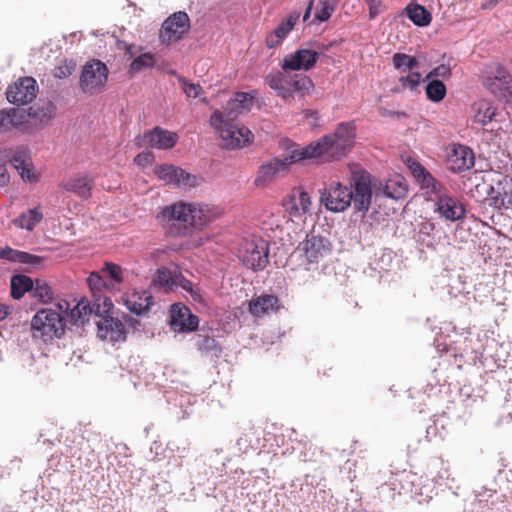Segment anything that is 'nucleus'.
<instances>
[{
    "label": "nucleus",
    "instance_id": "nucleus-1",
    "mask_svg": "<svg viewBox=\"0 0 512 512\" xmlns=\"http://www.w3.org/2000/svg\"><path fill=\"white\" fill-rule=\"evenodd\" d=\"M355 126L352 122L340 123L333 133L325 135L305 147L291 151L284 159H273L263 163L257 172L256 186H265L288 169V165L307 159L331 162L344 157L353 147Z\"/></svg>",
    "mask_w": 512,
    "mask_h": 512
},
{
    "label": "nucleus",
    "instance_id": "nucleus-2",
    "mask_svg": "<svg viewBox=\"0 0 512 512\" xmlns=\"http://www.w3.org/2000/svg\"><path fill=\"white\" fill-rule=\"evenodd\" d=\"M219 214L214 206L208 204H190L179 202L166 206L157 219L172 236L187 235L191 228L200 229L210 223Z\"/></svg>",
    "mask_w": 512,
    "mask_h": 512
},
{
    "label": "nucleus",
    "instance_id": "nucleus-3",
    "mask_svg": "<svg viewBox=\"0 0 512 512\" xmlns=\"http://www.w3.org/2000/svg\"><path fill=\"white\" fill-rule=\"evenodd\" d=\"M56 310L44 308L39 310L31 320V329L35 337H41L44 341L52 338H60L65 331V319L63 313H67L69 303L58 302Z\"/></svg>",
    "mask_w": 512,
    "mask_h": 512
},
{
    "label": "nucleus",
    "instance_id": "nucleus-4",
    "mask_svg": "<svg viewBox=\"0 0 512 512\" xmlns=\"http://www.w3.org/2000/svg\"><path fill=\"white\" fill-rule=\"evenodd\" d=\"M374 182L371 179L370 173L367 171L358 169L353 170L350 179V188L352 190V201L351 204L355 212L362 213L361 224L363 226L369 225L367 212L371 205L372 194L374 192ZM372 214L370 215V217Z\"/></svg>",
    "mask_w": 512,
    "mask_h": 512
},
{
    "label": "nucleus",
    "instance_id": "nucleus-5",
    "mask_svg": "<svg viewBox=\"0 0 512 512\" xmlns=\"http://www.w3.org/2000/svg\"><path fill=\"white\" fill-rule=\"evenodd\" d=\"M210 122L223 140L226 148H241L253 140V133L247 127L234 121H223V115L220 113V110L214 111Z\"/></svg>",
    "mask_w": 512,
    "mask_h": 512
},
{
    "label": "nucleus",
    "instance_id": "nucleus-6",
    "mask_svg": "<svg viewBox=\"0 0 512 512\" xmlns=\"http://www.w3.org/2000/svg\"><path fill=\"white\" fill-rule=\"evenodd\" d=\"M296 253L304 258L305 270H315L318 263L331 253V243L326 237L314 233L308 234L306 239L298 245Z\"/></svg>",
    "mask_w": 512,
    "mask_h": 512
},
{
    "label": "nucleus",
    "instance_id": "nucleus-7",
    "mask_svg": "<svg viewBox=\"0 0 512 512\" xmlns=\"http://www.w3.org/2000/svg\"><path fill=\"white\" fill-rule=\"evenodd\" d=\"M108 68L100 60L93 59L83 66L79 86L86 94H95L104 89L108 79Z\"/></svg>",
    "mask_w": 512,
    "mask_h": 512
},
{
    "label": "nucleus",
    "instance_id": "nucleus-8",
    "mask_svg": "<svg viewBox=\"0 0 512 512\" xmlns=\"http://www.w3.org/2000/svg\"><path fill=\"white\" fill-rule=\"evenodd\" d=\"M269 246L262 238L246 241L240 250L239 258L243 265L254 271L263 270L269 260Z\"/></svg>",
    "mask_w": 512,
    "mask_h": 512
},
{
    "label": "nucleus",
    "instance_id": "nucleus-9",
    "mask_svg": "<svg viewBox=\"0 0 512 512\" xmlns=\"http://www.w3.org/2000/svg\"><path fill=\"white\" fill-rule=\"evenodd\" d=\"M433 211L438 217L446 222H457L464 219L466 214L465 205L462 201L448 193L447 188L439 193L435 198Z\"/></svg>",
    "mask_w": 512,
    "mask_h": 512
},
{
    "label": "nucleus",
    "instance_id": "nucleus-10",
    "mask_svg": "<svg viewBox=\"0 0 512 512\" xmlns=\"http://www.w3.org/2000/svg\"><path fill=\"white\" fill-rule=\"evenodd\" d=\"M483 77L485 88L497 98H506L512 92V76L501 64L489 67Z\"/></svg>",
    "mask_w": 512,
    "mask_h": 512
},
{
    "label": "nucleus",
    "instance_id": "nucleus-11",
    "mask_svg": "<svg viewBox=\"0 0 512 512\" xmlns=\"http://www.w3.org/2000/svg\"><path fill=\"white\" fill-rule=\"evenodd\" d=\"M352 201V190L340 182H331L321 193V202L332 212H343Z\"/></svg>",
    "mask_w": 512,
    "mask_h": 512
},
{
    "label": "nucleus",
    "instance_id": "nucleus-12",
    "mask_svg": "<svg viewBox=\"0 0 512 512\" xmlns=\"http://www.w3.org/2000/svg\"><path fill=\"white\" fill-rule=\"evenodd\" d=\"M190 29V19L186 12L178 11L170 15L160 29L162 43L176 42L184 37Z\"/></svg>",
    "mask_w": 512,
    "mask_h": 512
},
{
    "label": "nucleus",
    "instance_id": "nucleus-13",
    "mask_svg": "<svg viewBox=\"0 0 512 512\" xmlns=\"http://www.w3.org/2000/svg\"><path fill=\"white\" fill-rule=\"evenodd\" d=\"M177 140L178 136L176 133L161 127H155L143 135L137 136L134 142L138 148L150 147L165 150L174 147Z\"/></svg>",
    "mask_w": 512,
    "mask_h": 512
},
{
    "label": "nucleus",
    "instance_id": "nucleus-14",
    "mask_svg": "<svg viewBox=\"0 0 512 512\" xmlns=\"http://www.w3.org/2000/svg\"><path fill=\"white\" fill-rule=\"evenodd\" d=\"M408 168L420 186L421 190H424L427 195H429L430 199L435 198L439 193H441L446 186L438 181L422 164L415 160H408Z\"/></svg>",
    "mask_w": 512,
    "mask_h": 512
},
{
    "label": "nucleus",
    "instance_id": "nucleus-15",
    "mask_svg": "<svg viewBox=\"0 0 512 512\" xmlns=\"http://www.w3.org/2000/svg\"><path fill=\"white\" fill-rule=\"evenodd\" d=\"M38 85L34 78H20L6 91L7 100L15 105H26L30 103L37 95Z\"/></svg>",
    "mask_w": 512,
    "mask_h": 512
},
{
    "label": "nucleus",
    "instance_id": "nucleus-16",
    "mask_svg": "<svg viewBox=\"0 0 512 512\" xmlns=\"http://www.w3.org/2000/svg\"><path fill=\"white\" fill-rule=\"evenodd\" d=\"M319 56L320 53L315 50L300 48L283 58L281 68L284 71H309L315 66Z\"/></svg>",
    "mask_w": 512,
    "mask_h": 512
},
{
    "label": "nucleus",
    "instance_id": "nucleus-17",
    "mask_svg": "<svg viewBox=\"0 0 512 512\" xmlns=\"http://www.w3.org/2000/svg\"><path fill=\"white\" fill-rule=\"evenodd\" d=\"M199 318L191 310L180 303H175L170 309V326L175 332L186 333L198 328Z\"/></svg>",
    "mask_w": 512,
    "mask_h": 512
},
{
    "label": "nucleus",
    "instance_id": "nucleus-18",
    "mask_svg": "<svg viewBox=\"0 0 512 512\" xmlns=\"http://www.w3.org/2000/svg\"><path fill=\"white\" fill-rule=\"evenodd\" d=\"M256 94V91L236 92L226 103L224 110L220 111L223 115V121H234L239 115L249 112Z\"/></svg>",
    "mask_w": 512,
    "mask_h": 512
},
{
    "label": "nucleus",
    "instance_id": "nucleus-19",
    "mask_svg": "<svg viewBox=\"0 0 512 512\" xmlns=\"http://www.w3.org/2000/svg\"><path fill=\"white\" fill-rule=\"evenodd\" d=\"M447 165L449 170L460 173L469 170L474 166L473 151L461 144H452L447 151Z\"/></svg>",
    "mask_w": 512,
    "mask_h": 512
},
{
    "label": "nucleus",
    "instance_id": "nucleus-20",
    "mask_svg": "<svg viewBox=\"0 0 512 512\" xmlns=\"http://www.w3.org/2000/svg\"><path fill=\"white\" fill-rule=\"evenodd\" d=\"M0 151H5L6 163L11 165L18 171L23 180L30 181L32 179L31 174V158L27 147L17 146L13 148H0Z\"/></svg>",
    "mask_w": 512,
    "mask_h": 512
},
{
    "label": "nucleus",
    "instance_id": "nucleus-21",
    "mask_svg": "<svg viewBox=\"0 0 512 512\" xmlns=\"http://www.w3.org/2000/svg\"><path fill=\"white\" fill-rule=\"evenodd\" d=\"M403 493L409 494L418 504L429 503L432 500V488L429 484H423L416 475L407 474L401 481Z\"/></svg>",
    "mask_w": 512,
    "mask_h": 512
},
{
    "label": "nucleus",
    "instance_id": "nucleus-22",
    "mask_svg": "<svg viewBox=\"0 0 512 512\" xmlns=\"http://www.w3.org/2000/svg\"><path fill=\"white\" fill-rule=\"evenodd\" d=\"M98 336L112 343L126 339V330L122 320L111 316H103L98 322Z\"/></svg>",
    "mask_w": 512,
    "mask_h": 512
},
{
    "label": "nucleus",
    "instance_id": "nucleus-23",
    "mask_svg": "<svg viewBox=\"0 0 512 512\" xmlns=\"http://www.w3.org/2000/svg\"><path fill=\"white\" fill-rule=\"evenodd\" d=\"M486 201L497 210L512 208V185L500 181L494 186L491 185L487 190Z\"/></svg>",
    "mask_w": 512,
    "mask_h": 512
},
{
    "label": "nucleus",
    "instance_id": "nucleus-24",
    "mask_svg": "<svg viewBox=\"0 0 512 512\" xmlns=\"http://www.w3.org/2000/svg\"><path fill=\"white\" fill-rule=\"evenodd\" d=\"M280 307L279 298L272 294L259 295L249 302V312L256 317L277 312Z\"/></svg>",
    "mask_w": 512,
    "mask_h": 512
},
{
    "label": "nucleus",
    "instance_id": "nucleus-25",
    "mask_svg": "<svg viewBox=\"0 0 512 512\" xmlns=\"http://www.w3.org/2000/svg\"><path fill=\"white\" fill-rule=\"evenodd\" d=\"M284 206L290 217H302L310 210V196L306 191L295 190L290 195L289 200L284 203Z\"/></svg>",
    "mask_w": 512,
    "mask_h": 512
},
{
    "label": "nucleus",
    "instance_id": "nucleus-26",
    "mask_svg": "<svg viewBox=\"0 0 512 512\" xmlns=\"http://www.w3.org/2000/svg\"><path fill=\"white\" fill-rule=\"evenodd\" d=\"M471 112L474 123L486 126L496 121L498 108L490 101L479 100L471 106Z\"/></svg>",
    "mask_w": 512,
    "mask_h": 512
},
{
    "label": "nucleus",
    "instance_id": "nucleus-27",
    "mask_svg": "<svg viewBox=\"0 0 512 512\" xmlns=\"http://www.w3.org/2000/svg\"><path fill=\"white\" fill-rule=\"evenodd\" d=\"M300 14L295 12L283 19L280 24L266 37V45L268 48L278 46L290 33L299 19Z\"/></svg>",
    "mask_w": 512,
    "mask_h": 512
},
{
    "label": "nucleus",
    "instance_id": "nucleus-28",
    "mask_svg": "<svg viewBox=\"0 0 512 512\" xmlns=\"http://www.w3.org/2000/svg\"><path fill=\"white\" fill-rule=\"evenodd\" d=\"M374 193L377 196L378 194H382L385 197L391 199H401L407 193V186L402 179L395 178L389 179L385 183L374 182Z\"/></svg>",
    "mask_w": 512,
    "mask_h": 512
},
{
    "label": "nucleus",
    "instance_id": "nucleus-29",
    "mask_svg": "<svg viewBox=\"0 0 512 512\" xmlns=\"http://www.w3.org/2000/svg\"><path fill=\"white\" fill-rule=\"evenodd\" d=\"M152 304V295L146 290L134 291L125 300L127 309L138 316L147 313Z\"/></svg>",
    "mask_w": 512,
    "mask_h": 512
},
{
    "label": "nucleus",
    "instance_id": "nucleus-30",
    "mask_svg": "<svg viewBox=\"0 0 512 512\" xmlns=\"http://www.w3.org/2000/svg\"><path fill=\"white\" fill-rule=\"evenodd\" d=\"M181 273L177 271L171 272L165 267L157 269V272L152 280V286L163 289L164 291H172L177 287Z\"/></svg>",
    "mask_w": 512,
    "mask_h": 512
},
{
    "label": "nucleus",
    "instance_id": "nucleus-31",
    "mask_svg": "<svg viewBox=\"0 0 512 512\" xmlns=\"http://www.w3.org/2000/svg\"><path fill=\"white\" fill-rule=\"evenodd\" d=\"M62 187L68 191L73 192L77 196L87 199L91 195V179L88 176H78L62 184Z\"/></svg>",
    "mask_w": 512,
    "mask_h": 512
},
{
    "label": "nucleus",
    "instance_id": "nucleus-32",
    "mask_svg": "<svg viewBox=\"0 0 512 512\" xmlns=\"http://www.w3.org/2000/svg\"><path fill=\"white\" fill-rule=\"evenodd\" d=\"M33 282L30 277L23 274H15L10 279L11 296L15 300L21 299L26 292L31 294Z\"/></svg>",
    "mask_w": 512,
    "mask_h": 512
},
{
    "label": "nucleus",
    "instance_id": "nucleus-33",
    "mask_svg": "<svg viewBox=\"0 0 512 512\" xmlns=\"http://www.w3.org/2000/svg\"><path fill=\"white\" fill-rule=\"evenodd\" d=\"M407 17L416 26L426 27L431 23V13L422 5L410 4L406 8Z\"/></svg>",
    "mask_w": 512,
    "mask_h": 512
},
{
    "label": "nucleus",
    "instance_id": "nucleus-34",
    "mask_svg": "<svg viewBox=\"0 0 512 512\" xmlns=\"http://www.w3.org/2000/svg\"><path fill=\"white\" fill-rule=\"evenodd\" d=\"M43 218V214L38 207L29 209L27 212L22 213L19 217L13 220L15 226L26 229L33 230V228L38 224Z\"/></svg>",
    "mask_w": 512,
    "mask_h": 512
},
{
    "label": "nucleus",
    "instance_id": "nucleus-35",
    "mask_svg": "<svg viewBox=\"0 0 512 512\" xmlns=\"http://www.w3.org/2000/svg\"><path fill=\"white\" fill-rule=\"evenodd\" d=\"M31 297L37 299L42 304L50 303L53 300V291L46 280L37 278L33 282Z\"/></svg>",
    "mask_w": 512,
    "mask_h": 512
},
{
    "label": "nucleus",
    "instance_id": "nucleus-36",
    "mask_svg": "<svg viewBox=\"0 0 512 512\" xmlns=\"http://www.w3.org/2000/svg\"><path fill=\"white\" fill-rule=\"evenodd\" d=\"M196 346L202 353L209 354L216 358H218L222 352L220 344L213 337L207 335H197Z\"/></svg>",
    "mask_w": 512,
    "mask_h": 512
},
{
    "label": "nucleus",
    "instance_id": "nucleus-37",
    "mask_svg": "<svg viewBox=\"0 0 512 512\" xmlns=\"http://www.w3.org/2000/svg\"><path fill=\"white\" fill-rule=\"evenodd\" d=\"M55 109L52 102L45 101L37 106L29 107L28 115L38 119L41 123H46L53 117Z\"/></svg>",
    "mask_w": 512,
    "mask_h": 512
},
{
    "label": "nucleus",
    "instance_id": "nucleus-38",
    "mask_svg": "<svg viewBox=\"0 0 512 512\" xmlns=\"http://www.w3.org/2000/svg\"><path fill=\"white\" fill-rule=\"evenodd\" d=\"M91 313L92 308L87 303L81 301L70 310V322L74 325L83 324L85 321H88Z\"/></svg>",
    "mask_w": 512,
    "mask_h": 512
},
{
    "label": "nucleus",
    "instance_id": "nucleus-39",
    "mask_svg": "<svg viewBox=\"0 0 512 512\" xmlns=\"http://www.w3.org/2000/svg\"><path fill=\"white\" fill-rule=\"evenodd\" d=\"M475 497L482 508L486 510L494 509L499 500L496 491L487 488H481V490L476 491Z\"/></svg>",
    "mask_w": 512,
    "mask_h": 512
},
{
    "label": "nucleus",
    "instance_id": "nucleus-40",
    "mask_svg": "<svg viewBox=\"0 0 512 512\" xmlns=\"http://www.w3.org/2000/svg\"><path fill=\"white\" fill-rule=\"evenodd\" d=\"M287 82L293 92L304 93L313 87L311 79L306 75L295 74L291 76L287 74Z\"/></svg>",
    "mask_w": 512,
    "mask_h": 512
},
{
    "label": "nucleus",
    "instance_id": "nucleus-41",
    "mask_svg": "<svg viewBox=\"0 0 512 512\" xmlns=\"http://www.w3.org/2000/svg\"><path fill=\"white\" fill-rule=\"evenodd\" d=\"M433 481L449 489L458 488L455 478L452 476L448 463L442 462L439 471L433 476Z\"/></svg>",
    "mask_w": 512,
    "mask_h": 512
},
{
    "label": "nucleus",
    "instance_id": "nucleus-42",
    "mask_svg": "<svg viewBox=\"0 0 512 512\" xmlns=\"http://www.w3.org/2000/svg\"><path fill=\"white\" fill-rule=\"evenodd\" d=\"M425 90L427 98L433 102H440L446 95V86L438 79H431Z\"/></svg>",
    "mask_w": 512,
    "mask_h": 512
},
{
    "label": "nucleus",
    "instance_id": "nucleus-43",
    "mask_svg": "<svg viewBox=\"0 0 512 512\" xmlns=\"http://www.w3.org/2000/svg\"><path fill=\"white\" fill-rule=\"evenodd\" d=\"M177 287H181L188 294L186 297H189L192 301L197 303L203 302L202 289L183 277L182 274L179 277Z\"/></svg>",
    "mask_w": 512,
    "mask_h": 512
},
{
    "label": "nucleus",
    "instance_id": "nucleus-44",
    "mask_svg": "<svg viewBox=\"0 0 512 512\" xmlns=\"http://www.w3.org/2000/svg\"><path fill=\"white\" fill-rule=\"evenodd\" d=\"M286 222L285 215L283 212L278 209L277 212H271L269 215L265 216L262 224L265 230H270L275 233L277 230H282L283 224Z\"/></svg>",
    "mask_w": 512,
    "mask_h": 512
},
{
    "label": "nucleus",
    "instance_id": "nucleus-45",
    "mask_svg": "<svg viewBox=\"0 0 512 512\" xmlns=\"http://www.w3.org/2000/svg\"><path fill=\"white\" fill-rule=\"evenodd\" d=\"M155 173L165 183L175 185L176 177L182 174V169L173 165H161L155 169Z\"/></svg>",
    "mask_w": 512,
    "mask_h": 512
},
{
    "label": "nucleus",
    "instance_id": "nucleus-46",
    "mask_svg": "<svg viewBox=\"0 0 512 512\" xmlns=\"http://www.w3.org/2000/svg\"><path fill=\"white\" fill-rule=\"evenodd\" d=\"M335 10V0H319L316 11L315 19L319 22L327 21Z\"/></svg>",
    "mask_w": 512,
    "mask_h": 512
},
{
    "label": "nucleus",
    "instance_id": "nucleus-47",
    "mask_svg": "<svg viewBox=\"0 0 512 512\" xmlns=\"http://www.w3.org/2000/svg\"><path fill=\"white\" fill-rule=\"evenodd\" d=\"M393 65L396 69L412 70L418 66V60L405 53H395L392 58Z\"/></svg>",
    "mask_w": 512,
    "mask_h": 512
},
{
    "label": "nucleus",
    "instance_id": "nucleus-48",
    "mask_svg": "<svg viewBox=\"0 0 512 512\" xmlns=\"http://www.w3.org/2000/svg\"><path fill=\"white\" fill-rule=\"evenodd\" d=\"M446 287L447 293L451 297H457L465 292L466 282L460 274L450 275L449 283Z\"/></svg>",
    "mask_w": 512,
    "mask_h": 512
},
{
    "label": "nucleus",
    "instance_id": "nucleus-49",
    "mask_svg": "<svg viewBox=\"0 0 512 512\" xmlns=\"http://www.w3.org/2000/svg\"><path fill=\"white\" fill-rule=\"evenodd\" d=\"M154 63V57L151 53H143L132 61L129 71L131 73H138L145 68L152 67Z\"/></svg>",
    "mask_w": 512,
    "mask_h": 512
},
{
    "label": "nucleus",
    "instance_id": "nucleus-50",
    "mask_svg": "<svg viewBox=\"0 0 512 512\" xmlns=\"http://www.w3.org/2000/svg\"><path fill=\"white\" fill-rule=\"evenodd\" d=\"M42 261L43 259L40 256L19 250H17L16 256L14 257L15 263H20L28 267H37Z\"/></svg>",
    "mask_w": 512,
    "mask_h": 512
},
{
    "label": "nucleus",
    "instance_id": "nucleus-51",
    "mask_svg": "<svg viewBox=\"0 0 512 512\" xmlns=\"http://www.w3.org/2000/svg\"><path fill=\"white\" fill-rule=\"evenodd\" d=\"M288 71H278L273 74H269L266 77V82L269 85L271 89L274 91H278L280 88H282L284 85H286L287 82V73Z\"/></svg>",
    "mask_w": 512,
    "mask_h": 512
},
{
    "label": "nucleus",
    "instance_id": "nucleus-52",
    "mask_svg": "<svg viewBox=\"0 0 512 512\" xmlns=\"http://www.w3.org/2000/svg\"><path fill=\"white\" fill-rule=\"evenodd\" d=\"M175 185L184 189L195 187L197 185V178L182 169V174L176 177Z\"/></svg>",
    "mask_w": 512,
    "mask_h": 512
},
{
    "label": "nucleus",
    "instance_id": "nucleus-53",
    "mask_svg": "<svg viewBox=\"0 0 512 512\" xmlns=\"http://www.w3.org/2000/svg\"><path fill=\"white\" fill-rule=\"evenodd\" d=\"M102 272L109 275V277L113 281H115L117 283L122 282V269L119 265L114 264V263H105V266L103 267Z\"/></svg>",
    "mask_w": 512,
    "mask_h": 512
},
{
    "label": "nucleus",
    "instance_id": "nucleus-54",
    "mask_svg": "<svg viewBox=\"0 0 512 512\" xmlns=\"http://www.w3.org/2000/svg\"><path fill=\"white\" fill-rule=\"evenodd\" d=\"M87 283L90 289L94 292L99 291L101 287L105 286V280L100 272L93 271L87 278Z\"/></svg>",
    "mask_w": 512,
    "mask_h": 512
},
{
    "label": "nucleus",
    "instance_id": "nucleus-55",
    "mask_svg": "<svg viewBox=\"0 0 512 512\" xmlns=\"http://www.w3.org/2000/svg\"><path fill=\"white\" fill-rule=\"evenodd\" d=\"M399 81L403 86H408L413 90L419 85L421 81V74L419 72H411L407 76H402Z\"/></svg>",
    "mask_w": 512,
    "mask_h": 512
},
{
    "label": "nucleus",
    "instance_id": "nucleus-56",
    "mask_svg": "<svg viewBox=\"0 0 512 512\" xmlns=\"http://www.w3.org/2000/svg\"><path fill=\"white\" fill-rule=\"evenodd\" d=\"M179 81L181 83V88L187 97H192V98L198 97L200 90H201L200 85L194 84V83H189L185 79H180Z\"/></svg>",
    "mask_w": 512,
    "mask_h": 512
},
{
    "label": "nucleus",
    "instance_id": "nucleus-57",
    "mask_svg": "<svg viewBox=\"0 0 512 512\" xmlns=\"http://www.w3.org/2000/svg\"><path fill=\"white\" fill-rule=\"evenodd\" d=\"M450 74H451L450 67L445 64H441V65L435 67L434 69H432L426 76V79H436L439 77L447 78L450 76Z\"/></svg>",
    "mask_w": 512,
    "mask_h": 512
},
{
    "label": "nucleus",
    "instance_id": "nucleus-58",
    "mask_svg": "<svg viewBox=\"0 0 512 512\" xmlns=\"http://www.w3.org/2000/svg\"><path fill=\"white\" fill-rule=\"evenodd\" d=\"M10 116H11L12 128H17V127L21 126L25 122L26 117H27V115L24 111H21L16 108L10 109Z\"/></svg>",
    "mask_w": 512,
    "mask_h": 512
},
{
    "label": "nucleus",
    "instance_id": "nucleus-59",
    "mask_svg": "<svg viewBox=\"0 0 512 512\" xmlns=\"http://www.w3.org/2000/svg\"><path fill=\"white\" fill-rule=\"evenodd\" d=\"M5 151H0V187H5L10 180L9 174L6 168Z\"/></svg>",
    "mask_w": 512,
    "mask_h": 512
},
{
    "label": "nucleus",
    "instance_id": "nucleus-60",
    "mask_svg": "<svg viewBox=\"0 0 512 512\" xmlns=\"http://www.w3.org/2000/svg\"><path fill=\"white\" fill-rule=\"evenodd\" d=\"M12 128L11 125V116L10 109L9 110H1L0 111V131H8Z\"/></svg>",
    "mask_w": 512,
    "mask_h": 512
},
{
    "label": "nucleus",
    "instance_id": "nucleus-61",
    "mask_svg": "<svg viewBox=\"0 0 512 512\" xmlns=\"http://www.w3.org/2000/svg\"><path fill=\"white\" fill-rule=\"evenodd\" d=\"M134 161L137 165L145 167L152 163L153 155L149 151H144V152L139 153L135 157Z\"/></svg>",
    "mask_w": 512,
    "mask_h": 512
},
{
    "label": "nucleus",
    "instance_id": "nucleus-62",
    "mask_svg": "<svg viewBox=\"0 0 512 512\" xmlns=\"http://www.w3.org/2000/svg\"><path fill=\"white\" fill-rule=\"evenodd\" d=\"M72 73V67L69 65H61L54 69L53 75L56 78L64 79L70 76Z\"/></svg>",
    "mask_w": 512,
    "mask_h": 512
},
{
    "label": "nucleus",
    "instance_id": "nucleus-63",
    "mask_svg": "<svg viewBox=\"0 0 512 512\" xmlns=\"http://www.w3.org/2000/svg\"><path fill=\"white\" fill-rule=\"evenodd\" d=\"M367 4L369 7V17L373 19L378 15L382 2L381 0H367Z\"/></svg>",
    "mask_w": 512,
    "mask_h": 512
},
{
    "label": "nucleus",
    "instance_id": "nucleus-64",
    "mask_svg": "<svg viewBox=\"0 0 512 512\" xmlns=\"http://www.w3.org/2000/svg\"><path fill=\"white\" fill-rule=\"evenodd\" d=\"M276 93L285 101H290L291 99H293L294 92L292 91V88H290L287 84L280 88L278 91H276Z\"/></svg>",
    "mask_w": 512,
    "mask_h": 512
}]
</instances>
